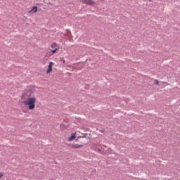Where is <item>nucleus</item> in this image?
Returning <instances> with one entry per match:
<instances>
[{
	"instance_id": "4",
	"label": "nucleus",
	"mask_w": 180,
	"mask_h": 180,
	"mask_svg": "<svg viewBox=\"0 0 180 180\" xmlns=\"http://www.w3.org/2000/svg\"><path fill=\"white\" fill-rule=\"evenodd\" d=\"M53 65H54V63L50 62L49 65H48V69L46 70V74H50L51 71H53Z\"/></svg>"
},
{
	"instance_id": "7",
	"label": "nucleus",
	"mask_w": 180,
	"mask_h": 180,
	"mask_svg": "<svg viewBox=\"0 0 180 180\" xmlns=\"http://www.w3.org/2000/svg\"><path fill=\"white\" fill-rule=\"evenodd\" d=\"M72 140H75V134H72L71 136L68 139V141H72Z\"/></svg>"
},
{
	"instance_id": "6",
	"label": "nucleus",
	"mask_w": 180,
	"mask_h": 180,
	"mask_svg": "<svg viewBox=\"0 0 180 180\" xmlns=\"http://www.w3.org/2000/svg\"><path fill=\"white\" fill-rule=\"evenodd\" d=\"M68 127H70V125H64V124L60 125L61 130H67Z\"/></svg>"
},
{
	"instance_id": "9",
	"label": "nucleus",
	"mask_w": 180,
	"mask_h": 180,
	"mask_svg": "<svg viewBox=\"0 0 180 180\" xmlns=\"http://www.w3.org/2000/svg\"><path fill=\"white\" fill-rule=\"evenodd\" d=\"M154 83L156 84V85H158V84H160V82L158 80V79H155L154 81Z\"/></svg>"
},
{
	"instance_id": "1",
	"label": "nucleus",
	"mask_w": 180,
	"mask_h": 180,
	"mask_svg": "<svg viewBox=\"0 0 180 180\" xmlns=\"http://www.w3.org/2000/svg\"><path fill=\"white\" fill-rule=\"evenodd\" d=\"M20 98L22 105L27 106L29 110H34V109H36V103H37V96L32 88L25 89L22 92Z\"/></svg>"
},
{
	"instance_id": "5",
	"label": "nucleus",
	"mask_w": 180,
	"mask_h": 180,
	"mask_svg": "<svg viewBox=\"0 0 180 180\" xmlns=\"http://www.w3.org/2000/svg\"><path fill=\"white\" fill-rule=\"evenodd\" d=\"M37 6H33L31 10L28 12V13H30V15H33L34 13H36V12H37Z\"/></svg>"
},
{
	"instance_id": "3",
	"label": "nucleus",
	"mask_w": 180,
	"mask_h": 180,
	"mask_svg": "<svg viewBox=\"0 0 180 180\" xmlns=\"http://www.w3.org/2000/svg\"><path fill=\"white\" fill-rule=\"evenodd\" d=\"M51 47L52 49H53V50L51 51V53H52V56H53V54H55V53H57V51H58V50H60V49L58 47H57V44H56V43H52L51 44Z\"/></svg>"
},
{
	"instance_id": "8",
	"label": "nucleus",
	"mask_w": 180,
	"mask_h": 180,
	"mask_svg": "<svg viewBox=\"0 0 180 180\" xmlns=\"http://www.w3.org/2000/svg\"><path fill=\"white\" fill-rule=\"evenodd\" d=\"M81 147H82V145H79L78 143L72 145V148H81Z\"/></svg>"
},
{
	"instance_id": "10",
	"label": "nucleus",
	"mask_w": 180,
	"mask_h": 180,
	"mask_svg": "<svg viewBox=\"0 0 180 180\" xmlns=\"http://www.w3.org/2000/svg\"><path fill=\"white\" fill-rule=\"evenodd\" d=\"M3 176H4V173H0V179H1V178L3 177Z\"/></svg>"
},
{
	"instance_id": "2",
	"label": "nucleus",
	"mask_w": 180,
	"mask_h": 180,
	"mask_svg": "<svg viewBox=\"0 0 180 180\" xmlns=\"http://www.w3.org/2000/svg\"><path fill=\"white\" fill-rule=\"evenodd\" d=\"M82 4H84V5H90L91 6H95L96 5V2L94 0H81Z\"/></svg>"
},
{
	"instance_id": "11",
	"label": "nucleus",
	"mask_w": 180,
	"mask_h": 180,
	"mask_svg": "<svg viewBox=\"0 0 180 180\" xmlns=\"http://www.w3.org/2000/svg\"><path fill=\"white\" fill-rule=\"evenodd\" d=\"M63 63H65V60H63Z\"/></svg>"
}]
</instances>
